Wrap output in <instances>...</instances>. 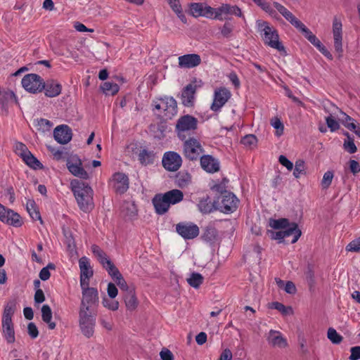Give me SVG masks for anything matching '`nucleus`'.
<instances>
[{
    "mask_svg": "<svg viewBox=\"0 0 360 360\" xmlns=\"http://www.w3.org/2000/svg\"><path fill=\"white\" fill-rule=\"evenodd\" d=\"M196 89V85L193 84H188L184 87L180 97L181 103L184 106L188 108L194 106Z\"/></svg>",
    "mask_w": 360,
    "mask_h": 360,
    "instance_id": "nucleus-17",
    "label": "nucleus"
},
{
    "mask_svg": "<svg viewBox=\"0 0 360 360\" xmlns=\"http://www.w3.org/2000/svg\"><path fill=\"white\" fill-rule=\"evenodd\" d=\"M233 25L229 22H226L221 28V33L224 37L230 38L233 30Z\"/></svg>",
    "mask_w": 360,
    "mask_h": 360,
    "instance_id": "nucleus-58",
    "label": "nucleus"
},
{
    "mask_svg": "<svg viewBox=\"0 0 360 360\" xmlns=\"http://www.w3.org/2000/svg\"><path fill=\"white\" fill-rule=\"evenodd\" d=\"M2 333L6 342L9 344L15 341L14 324L13 321H1Z\"/></svg>",
    "mask_w": 360,
    "mask_h": 360,
    "instance_id": "nucleus-25",
    "label": "nucleus"
},
{
    "mask_svg": "<svg viewBox=\"0 0 360 360\" xmlns=\"http://www.w3.org/2000/svg\"><path fill=\"white\" fill-rule=\"evenodd\" d=\"M25 163L34 169H42L43 165L36 158L30 151L22 158Z\"/></svg>",
    "mask_w": 360,
    "mask_h": 360,
    "instance_id": "nucleus-39",
    "label": "nucleus"
},
{
    "mask_svg": "<svg viewBox=\"0 0 360 360\" xmlns=\"http://www.w3.org/2000/svg\"><path fill=\"white\" fill-rule=\"evenodd\" d=\"M184 199V193L181 190L172 189L165 193L156 194L152 202L155 212L158 214H165L169 209L171 205H175Z\"/></svg>",
    "mask_w": 360,
    "mask_h": 360,
    "instance_id": "nucleus-2",
    "label": "nucleus"
},
{
    "mask_svg": "<svg viewBox=\"0 0 360 360\" xmlns=\"http://www.w3.org/2000/svg\"><path fill=\"white\" fill-rule=\"evenodd\" d=\"M269 308L274 309L280 311L283 316L293 314V309L290 306H285L283 304L278 302H273L269 303Z\"/></svg>",
    "mask_w": 360,
    "mask_h": 360,
    "instance_id": "nucleus-45",
    "label": "nucleus"
},
{
    "mask_svg": "<svg viewBox=\"0 0 360 360\" xmlns=\"http://www.w3.org/2000/svg\"><path fill=\"white\" fill-rule=\"evenodd\" d=\"M327 337L330 342L335 345L341 343L343 340L342 336L337 333L333 328H329L327 332Z\"/></svg>",
    "mask_w": 360,
    "mask_h": 360,
    "instance_id": "nucleus-52",
    "label": "nucleus"
},
{
    "mask_svg": "<svg viewBox=\"0 0 360 360\" xmlns=\"http://www.w3.org/2000/svg\"><path fill=\"white\" fill-rule=\"evenodd\" d=\"M217 202V210L228 214L233 212L237 209L238 200L233 193L224 191L221 193V202Z\"/></svg>",
    "mask_w": 360,
    "mask_h": 360,
    "instance_id": "nucleus-10",
    "label": "nucleus"
},
{
    "mask_svg": "<svg viewBox=\"0 0 360 360\" xmlns=\"http://www.w3.org/2000/svg\"><path fill=\"white\" fill-rule=\"evenodd\" d=\"M243 259L245 262L252 261L259 262L261 260L260 249H248L243 255Z\"/></svg>",
    "mask_w": 360,
    "mask_h": 360,
    "instance_id": "nucleus-43",
    "label": "nucleus"
},
{
    "mask_svg": "<svg viewBox=\"0 0 360 360\" xmlns=\"http://www.w3.org/2000/svg\"><path fill=\"white\" fill-rule=\"evenodd\" d=\"M101 89L105 95L114 96L119 91L120 87L115 82H105L101 84Z\"/></svg>",
    "mask_w": 360,
    "mask_h": 360,
    "instance_id": "nucleus-40",
    "label": "nucleus"
},
{
    "mask_svg": "<svg viewBox=\"0 0 360 360\" xmlns=\"http://www.w3.org/2000/svg\"><path fill=\"white\" fill-rule=\"evenodd\" d=\"M191 182V176L187 171L179 172L175 176V183L179 188H186Z\"/></svg>",
    "mask_w": 360,
    "mask_h": 360,
    "instance_id": "nucleus-36",
    "label": "nucleus"
},
{
    "mask_svg": "<svg viewBox=\"0 0 360 360\" xmlns=\"http://www.w3.org/2000/svg\"><path fill=\"white\" fill-rule=\"evenodd\" d=\"M257 23L259 30L263 33V39L265 44H268L271 48L276 49L279 51H283L285 53L284 46L279 41V37L276 30L270 27L269 23L266 21L257 20Z\"/></svg>",
    "mask_w": 360,
    "mask_h": 360,
    "instance_id": "nucleus-4",
    "label": "nucleus"
},
{
    "mask_svg": "<svg viewBox=\"0 0 360 360\" xmlns=\"http://www.w3.org/2000/svg\"><path fill=\"white\" fill-rule=\"evenodd\" d=\"M93 252L96 257H97L103 267L107 270L110 275L117 269L102 249H94Z\"/></svg>",
    "mask_w": 360,
    "mask_h": 360,
    "instance_id": "nucleus-24",
    "label": "nucleus"
},
{
    "mask_svg": "<svg viewBox=\"0 0 360 360\" xmlns=\"http://www.w3.org/2000/svg\"><path fill=\"white\" fill-rule=\"evenodd\" d=\"M22 87L28 92L37 94L41 92L45 86V82L37 74L30 73L24 76L21 81Z\"/></svg>",
    "mask_w": 360,
    "mask_h": 360,
    "instance_id": "nucleus-8",
    "label": "nucleus"
},
{
    "mask_svg": "<svg viewBox=\"0 0 360 360\" xmlns=\"http://www.w3.org/2000/svg\"><path fill=\"white\" fill-rule=\"evenodd\" d=\"M16 300H10L4 307L1 321H13L12 318L16 311Z\"/></svg>",
    "mask_w": 360,
    "mask_h": 360,
    "instance_id": "nucleus-33",
    "label": "nucleus"
},
{
    "mask_svg": "<svg viewBox=\"0 0 360 360\" xmlns=\"http://www.w3.org/2000/svg\"><path fill=\"white\" fill-rule=\"evenodd\" d=\"M184 155L189 160H197L204 153V149L200 141L194 137H189L184 140Z\"/></svg>",
    "mask_w": 360,
    "mask_h": 360,
    "instance_id": "nucleus-7",
    "label": "nucleus"
},
{
    "mask_svg": "<svg viewBox=\"0 0 360 360\" xmlns=\"http://www.w3.org/2000/svg\"><path fill=\"white\" fill-rule=\"evenodd\" d=\"M114 189L117 193L123 194L129 188V178L122 172H117L113 175Z\"/></svg>",
    "mask_w": 360,
    "mask_h": 360,
    "instance_id": "nucleus-20",
    "label": "nucleus"
},
{
    "mask_svg": "<svg viewBox=\"0 0 360 360\" xmlns=\"http://www.w3.org/2000/svg\"><path fill=\"white\" fill-rule=\"evenodd\" d=\"M268 342L273 347L285 348L288 346L287 340L280 334L279 332L271 330L267 338Z\"/></svg>",
    "mask_w": 360,
    "mask_h": 360,
    "instance_id": "nucleus-27",
    "label": "nucleus"
},
{
    "mask_svg": "<svg viewBox=\"0 0 360 360\" xmlns=\"http://www.w3.org/2000/svg\"><path fill=\"white\" fill-rule=\"evenodd\" d=\"M326 124L328 127L331 131H335L340 128L339 123L333 117L330 115L326 118Z\"/></svg>",
    "mask_w": 360,
    "mask_h": 360,
    "instance_id": "nucleus-62",
    "label": "nucleus"
},
{
    "mask_svg": "<svg viewBox=\"0 0 360 360\" xmlns=\"http://www.w3.org/2000/svg\"><path fill=\"white\" fill-rule=\"evenodd\" d=\"M217 201L211 202L210 198L208 195L202 198L198 204V207L199 210L203 214H208L212 211L217 210Z\"/></svg>",
    "mask_w": 360,
    "mask_h": 360,
    "instance_id": "nucleus-29",
    "label": "nucleus"
},
{
    "mask_svg": "<svg viewBox=\"0 0 360 360\" xmlns=\"http://www.w3.org/2000/svg\"><path fill=\"white\" fill-rule=\"evenodd\" d=\"M26 208L32 219L41 221L39 211L37 210L36 203L33 200H28L27 201Z\"/></svg>",
    "mask_w": 360,
    "mask_h": 360,
    "instance_id": "nucleus-44",
    "label": "nucleus"
},
{
    "mask_svg": "<svg viewBox=\"0 0 360 360\" xmlns=\"http://www.w3.org/2000/svg\"><path fill=\"white\" fill-rule=\"evenodd\" d=\"M67 167L70 172L75 176L82 179L89 178L88 173L82 167L81 160L77 156H73L67 160Z\"/></svg>",
    "mask_w": 360,
    "mask_h": 360,
    "instance_id": "nucleus-14",
    "label": "nucleus"
},
{
    "mask_svg": "<svg viewBox=\"0 0 360 360\" xmlns=\"http://www.w3.org/2000/svg\"><path fill=\"white\" fill-rule=\"evenodd\" d=\"M162 166L170 172L177 171L182 164L181 157L176 152H166L162 160Z\"/></svg>",
    "mask_w": 360,
    "mask_h": 360,
    "instance_id": "nucleus-13",
    "label": "nucleus"
},
{
    "mask_svg": "<svg viewBox=\"0 0 360 360\" xmlns=\"http://www.w3.org/2000/svg\"><path fill=\"white\" fill-rule=\"evenodd\" d=\"M202 168L209 173H214L219 170V162L210 155H202L200 158Z\"/></svg>",
    "mask_w": 360,
    "mask_h": 360,
    "instance_id": "nucleus-22",
    "label": "nucleus"
},
{
    "mask_svg": "<svg viewBox=\"0 0 360 360\" xmlns=\"http://www.w3.org/2000/svg\"><path fill=\"white\" fill-rule=\"evenodd\" d=\"M330 107L335 108L341 112V114L343 115V117L340 120V121L345 127H347L348 129L351 131H352L353 129H356V126L357 125V124H355V120L352 117L342 112L340 109H339L330 101H327L326 103H324L323 108L326 112H329Z\"/></svg>",
    "mask_w": 360,
    "mask_h": 360,
    "instance_id": "nucleus-23",
    "label": "nucleus"
},
{
    "mask_svg": "<svg viewBox=\"0 0 360 360\" xmlns=\"http://www.w3.org/2000/svg\"><path fill=\"white\" fill-rule=\"evenodd\" d=\"M275 8L294 27L300 22L290 11H288L284 6L274 1L273 3Z\"/></svg>",
    "mask_w": 360,
    "mask_h": 360,
    "instance_id": "nucleus-28",
    "label": "nucleus"
},
{
    "mask_svg": "<svg viewBox=\"0 0 360 360\" xmlns=\"http://www.w3.org/2000/svg\"><path fill=\"white\" fill-rule=\"evenodd\" d=\"M110 276L115 281L120 290L124 291V293L128 292L131 289H134V288L129 287L118 269L113 271Z\"/></svg>",
    "mask_w": 360,
    "mask_h": 360,
    "instance_id": "nucleus-35",
    "label": "nucleus"
},
{
    "mask_svg": "<svg viewBox=\"0 0 360 360\" xmlns=\"http://www.w3.org/2000/svg\"><path fill=\"white\" fill-rule=\"evenodd\" d=\"M223 15H233L238 17L243 16L242 11L238 6L231 5L229 4H223L221 6L217 8L216 15H214V19L219 20H230V18L227 17H223Z\"/></svg>",
    "mask_w": 360,
    "mask_h": 360,
    "instance_id": "nucleus-15",
    "label": "nucleus"
},
{
    "mask_svg": "<svg viewBox=\"0 0 360 360\" xmlns=\"http://www.w3.org/2000/svg\"><path fill=\"white\" fill-rule=\"evenodd\" d=\"M0 220L15 227H20L22 225V220L20 214L1 204H0Z\"/></svg>",
    "mask_w": 360,
    "mask_h": 360,
    "instance_id": "nucleus-11",
    "label": "nucleus"
},
{
    "mask_svg": "<svg viewBox=\"0 0 360 360\" xmlns=\"http://www.w3.org/2000/svg\"><path fill=\"white\" fill-rule=\"evenodd\" d=\"M351 354L349 357V360H359L360 359V346L352 347L350 349Z\"/></svg>",
    "mask_w": 360,
    "mask_h": 360,
    "instance_id": "nucleus-64",
    "label": "nucleus"
},
{
    "mask_svg": "<svg viewBox=\"0 0 360 360\" xmlns=\"http://www.w3.org/2000/svg\"><path fill=\"white\" fill-rule=\"evenodd\" d=\"M291 223L286 218H281L278 219H270L269 226L274 229H287L290 226Z\"/></svg>",
    "mask_w": 360,
    "mask_h": 360,
    "instance_id": "nucleus-41",
    "label": "nucleus"
},
{
    "mask_svg": "<svg viewBox=\"0 0 360 360\" xmlns=\"http://www.w3.org/2000/svg\"><path fill=\"white\" fill-rule=\"evenodd\" d=\"M204 280L203 276L196 272H193L190 277L187 278L188 283L194 288H198L202 283Z\"/></svg>",
    "mask_w": 360,
    "mask_h": 360,
    "instance_id": "nucleus-46",
    "label": "nucleus"
},
{
    "mask_svg": "<svg viewBox=\"0 0 360 360\" xmlns=\"http://www.w3.org/2000/svg\"><path fill=\"white\" fill-rule=\"evenodd\" d=\"M231 92L226 88H220L214 91V101L211 105L212 110L217 112L227 102L231 97Z\"/></svg>",
    "mask_w": 360,
    "mask_h": 360,
    "instance_id": "nucleus-16",
    "label": "nucleus"
},
{
    "mask_svg": "<svg viewBox=\"0 0 360 360\" xmlns=\"http://www.w3.org/2000/svg\"><path fill=\"white\" fill-rule=\"evenodd\" d=\"M176 231L184 239H193L199 235V227L192 223L182 221L176 225Z\"/></svg>",
    "mask_w": 360,
    "mask_h": 360,
    "instance_id": "nucleus-12",
    "label": "nucleus"
},
{
    "mask_svg": "<svg viewBox=\"0 0 360 360\" xmlns=\"http://www.w3.org/2000/svg\"><path fill=\"white\" fill-rule=\"evenodd\" d=\"M310 43L313 44L324 56L329 60H333L332 54L316 37Z\"/></svg>",
    "mask_w": 360,
    "mask_h": 360,
    "instance_id": "nucleus-48",
    "label": "nucleus"
},
{
    "mask_svg": "<svg viewBox=\"0 0 360 360\" xmlns=\"http://www.w3.org/2000/svg\"><path fill=\"white\" fill-rule=\"evenodd\" d=\"M123 299L127 310L134 311L137 308L139 302L136 295L135 289H131L130 291L124 293Z\"/></svg>",
    "mask_w": 360,
    "mask_h": 360,
    "instance_id": "nucleus-31",
    "label": "nucleus"
},
{
    "mask_svg": "<svg viewBox=\"0 0 360 360\" xmlns=\"http://www.w3.org/2000/svg\"><path fill=\"white\" fill-rule=\"evenodd\" d=\"M63 233L64 236L63 243L67 245V248H76V243L71 230L69 228H63Z\"/></svg>",
    "mask_w": 360,
    "mask_h": 360,
    "instance_id": "nucleus-47",
    "label": "nucleus"
},
{
    "mask_svg": "<svg viewBox=\"0 0 360 360\" xmlns=\"http://www.w3.org/2000/svg\"><path fill=\"white\" fill-rule=\"evenodd\" d=\"M72 132L68 125L62 124L56 127L53 131L55 140L60 144H66L72 139Z\"/></svg>",
    "mask_w": 360,
    "mask_h": 360,
    "instance_id": "nucleus-18",
    "label": "nucleus"
},
{
    "mask_svg": "<svg viewBox=\"0 0 360 360\" xmlns=\"http://www.w3.org/2000/svg\"><path fill=\"white\" fill-rule=\"evenodd\" d=\"M82 295L79 311H97L96 309L99 304L98 290L82 292Z\"/></svg>",
    "mask_w": 360,
    "mask_h": 360,
    "instance_id": "nucleus-9",
    "label": "nucleus"
},
{
    "mask_svg": "<svg viewBox=\"0 0 360 360\" xmlns=\"http://www.w3.org/2000/svg\"><path fill=\"white\" fill-rule=\"evenodd\" d=\"M201 238L210 245H212L218 240V231L212 225H207L202 229Z\"/></svg>",
    "mask_w": 360,
    "mask_h": 360,
    "instance_id": "nucleus-26",
    "label": "nucleus"
},
{
    "mask_svg": "<svg viewBox=\"0 0 360 360\" xmlns=\"http://www.w3.org/2000/svg\"><path fill=\"white\" fill-rule=\"evenodd\" d=\"M205 3H191L189 4V13L194 18L203 16Z\"/></svg>",
    "mask_w": 360,
    "mask_h": 360,
    "instance_id": "nucleus-42",
    "label": "nucleus"
},
{
    "mask_svg": "<svg viewBox=\"0 0 360 360\" xmlns=\"http://www.w3.org/2000/svg\"><path fill=\"white\" fill-rule=\"evenodd\" d=\"M14 151L18 156L22 158L23 156H25V155L27 153V151L30 150L25 144L22 142L17 141L15 143Z\"/></svg>",
    "mask_w": 360,
    "mask_h": 360,
    "instance_id": "nucleus-56",
    "label": "nucleus"
},
{
    "mask_svg": "<svg viewBox=\"0 0 360 360\" xmlns=\"http://www.w3.org/2000/svg\"><path fill=\"white\" fill-rule=\"evenodd\" d=\"M306 279L309 286L310 290L314 287L315 277L313 270L309 266L307 271L305 272Z\"/></svg>",
    "mask_w": 360,
    "mask_h": 360,
    "instance_id": "nucleus-63",
    "label": "nucleus"
},
{
    "mask_svg": "<svg viewBox=\"0 0 360 360\" xmlns=\"http://www.w3.org/2000/svg\"><path fill=\"white\" fill-rule=\"evenodd\" d=\"M257 142V139L254 134H248L243 136L240 140V143L243 145L252 148L255 146Z\"/></svg>",
    "mask_w": 360,
    "mask_h": 360,
    "instance_id": "nucleus-53",
    "label": "nucleus"
},
{
    "mask_svg": "<svg viewBox=\"0 0 360 360\" xmlns=\"http://www.w3.org/2000/svg\"><path fill=\"white\" fill-rule=\"evenodd\" d=\"M311 42L316 36L301 21L295 27Z\"/></svg>",
    "mask_w": 360,
    "mask_h": 360,
    "instance_id": "nucleus-50",
    "label": "nucleus"
},
{
    "mask_svg": "<svg viewBox=\"0 0 360 360\" xmlns=\"http://www.w3.org/2000/svg\"><path fill=\"white\" fill-rule=\"evenodd\" d=\"M121 212L124 217L131 219L137 215V208L134 202L124 201L121 207Z\"/></svg>",
    "mask_w": 360,
    "mask_h": 360,
    "instance_id": "nucleus-37",
    "label": "nucleus"
},
{
    "mask_svg": "<svg viewBox=\"0 0 360 360\" xmlns=\"http://www.w3.org/2000/svg\"><path fill=\"white\" fill-rule=\"evenodd\" d=\"M62 86L59 83L55 82L53 80L47 81L45 83L44 90H45V95L48 97H56L61 92Z\"/></svg>",
    "mask_w": 360,
    "mask_h": 360,
    "instance_id": "nucleus-32",
    "label": "nucleus"
},
{
    "mask_svg": "<svg viewBox=\"0 0 360 360\" xmlns=\"http://www.w3.org/2000/svg\"><path fill=\"white\" fill-rule=\"evenodd\" d=\"M172 9L174 12H175L178 17L181 19V20L184 23H186V18L185 15L182 13L181 6L179 4V0H172L171 4H169Z\"/></svg>",
    "mask_w": 360,
    "mask_h": 360,
    "instance_id": "nucleus-49",
    "label": "nucleus"
},
{
    "mask_svg": "<svg viewBox=\"0 0 360 360\" xmlns=\"http://www.w3.org/2000/svg\"><path fill=\"white\" fill-rule=\"evenodd\" d=\"M271 124L276 129V136H280L281 134H283L284 127L283 124L278 117H275L272 118L271 120Z\"/></svg>",
    "mask_w": 360,
    "mask_h": 360,
    "instance_id": "nucleus-55",
    "label": "nucleus"
},
{
    "mask_svg": "<svg viewBox=\"0 0 360 360\" xmlns=\"http://www.w3.org/2000/svg\"><path fill=\"white\" fill-rule=\"evenodd\" d=\"M159 101L161 102L162 108L165 112V116L172 118L177 113V102L172 96H165L160 98Z\"/></svg>",
    "mask_w": 360,
    "mask_h": 360,
    "instance_id": "nucleus-19",
    "label": "nucleus"
},
{
    "mask_svg": "<svg viewBox=\"0 0 360 360\" xmlns=\"http://www.w3.org/2000/svg\"><path fill=\"white\" fill-rule=\"evenodd\" d=\"M217 11V8H214L211 7L210 6L205 4L204 7L203 16L207 18L214 19V15H216V13Z\"/></svg>",
    "mask_w": 360,
    "mask_h": 360,
    "instance_id": "nucleus-61",
    "label": "nucleus"
},
{
    "mask_svg": "<svg viewBox=\"0 0 360 360\" xmlns=\"http://www.w3.org/2000/svg\"><path fill=\"white\" fill-rule=\"evenodd\" d=\"M178 60L179 67L184 68H193L199 65L201 63L200 56L196 53L181 56Z\"/></svg>",
    "mask_w": 360,
    "mask_h": 360,
    "instance_id": "nucleus-21",
    "label": "nucleus"
},
{
    "mask_svg": "<svg viewBox=\"0 0 360 360\" xmlns=\"http://www.w3.org/2000/svg\"><path fill=\"white\" fill-rule=\"evenodd\" d=\"M333 176L334 175L332 171H328L324 174L321 181V186L323 188L326 189L330 186L332 183Z\"/></svg>",
    "mask_w": 360,
    "mask_h": 360,
    "instance_id": "nucleus-57",
    "label": "nucleus"
},
{
    "mask_svg": "<svg viewBox=\"0 0 360 360\" xmlns=\"http://www.w3.org/2000/svg\"><path fill=\"white\" fill-rule=\"evenodd\" d=\"M41 319L44 322L48 324L49 329L53 330L56 328V323L51 321V309L47 304H44L41 307Z\"/></svg>",
    "mask_w": 360,
    "mask_h": 360,
    "instance_id": "nucleus-38",
    "label": "nucleus"
},
{
    "mask_svg": "<svg viewBox=\"0 0 360 360\" xmlns=\"http://www.w3.org/2000/svg\"><path fill=\"white\" fill-rule=\"evenodd\" d=\"M344 149L348 153L352 154L356 152L357 148L354 143L353 139L345 140L343 144Z\"/></svg>",
    "mask_w": 360,
    "mask_h": 360,
    "instance_id": "nucleus-59",
    "label": "nucleus"
},
{
    "mask_svg": "<svg viewBox=\"0 0 360 360\" xmlns=\"http://www.w3.org/2000/svg\"><path fill=\"white\" fill-rule=\"evenodd\" d=\"M269 233L271 238L278 240L279 244L288 245L293 244L298 240L302 235V231L299 229L297 223L292 222L290 226L287 229L271 231Z\"/></svg>",
    "mask_w": 360,
    "mask_h": 360,
    "instance_id": "nucleus-3",
    "label": "nucleus"
},
{
    "mask_svg": "<svg viewBox=\"0 0 360 360\" xmlns=\"http://www.w3.org/2000/svg\"><path fill=\"white\" fill-rule=\"evenodd\" d=\"M70 187L79 209L84 212L91 211L94 207V191L89 184L73 179L70 181Z\"/></svg>",
    "mask_w": 360,
    "mask_h": 360,
    "instance_id": "nucleus-1",
    "label": "nucleus"
},
{
    "mask_svg": "<svg viewBox=\"0 0 360 360\" xmlns=\"http://www.w3.org/2000/svg\"><path fill=\"white\" fill-rule=\"evenodd\" d=\"M264 11L267 13L273 18H276L278 14L276 11L271 6L270 4L266 1H263L261 6H259Z\"/></svg>",
    "mask_w": 360,
    "mask_h": 360,
    "instance_id": "nucleus-60",
    "label": "nucleus"
},
{
    "mask_svg": "<svg viewBox=\"0 0 360 360\" xmlns=\"http://www.w3.org/2000/svg\"><path fill=\"white\" fill-rule=\"evenodd\" d=\"M198 120L190 115L181 116L176 121L175 131L178 137L184 141L197 129Z\"/></svg>",
    "mask_w": 360,
    "mask_h": 360,
    "instance_id": "nucleus-5",
    "label": "nucleus"
},
{
    "mask_svg": "<svg viewBox=\"0 0 360 360\" xmlns=\"http://www.w3.org/2000/svg\"><path fill=\"white\" fill-rule=\"evenodd\" d=\"M1 102L2 103V107L4 108L9 103H17L18 101H17V98H16L15 94L13 93V91H6L3 94V96L1 98Z\"/></svg>",
    "mask_w": 360,
    "mask_h": 360,
    "instance_id": "nucleus-51",
    "label": "nucleus"
},
{
    "mask_svg": "<svg viewBox=\"0 0 360 360\" xmlns=\"http://www.w3.org/2000/svg\"><path fill=\"white\" fill-rule=\"evenodd\" d=\"M97 311H79L78 323L81 333L86 338L94 336Z\"/></svg>",
    "mask_w": 360,
    "mask_h": 360,
    "instance_id": "nucleus-6",
    "label": "nucleus"
},
{
    "mask_svg": "<svg viewBox=\"0 0 360 360\" xmlns=\"http://www.w3.org/2000/svg\"><path fill=\"white\" fill-rule=\"evenodd\" d=\"M80 269V277L91 278L94 276V271L91 266L89 258L84 256L79 259Z\"/></svg>",
    "mask_w": 360,
    "mask_h": 360,
    "instance_id": "nucleus-30",
    "label": "nucleus"
},
{
    "mask_svg": "<svg viewBox=\"0 0 360 360\" xmlns=\"http://www.w3.org/2000/svg\"><path fill=\"white\" fill-rule=\"evenodd\" d=\"M305 174L304 172V162L302 160H298L295 162V169L293 171V176L296 179H299L301 174Z\"/></svg>",
    "mask_w": 360,
    "mask_h": 360,
    "instance_id": "nucleus-54",
    "label": "nucleus"
},
{
    "mask_svg": "<svg viewBox=\"0 0 360 360\" xmlns=\"http://www.w3.org/2000/svg\"><path fill=\"white\" fill-rule=\"evenodd\" d=\"M155 158V153L153 150L143 148L138 154V160L143 165L153 164Z\"/></svg>",
    "mask_w": 360,
    "mask_h": 360,
    "instance_id": "nucleus-34",
    "label": "nucleus"
}]
</instances>
